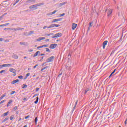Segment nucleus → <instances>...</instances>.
<instances>
[{"label": "nucleus", "mask_w": 127, "mask_h": 127, "mask_svg": "<svg viewBox=\"0 0 127 127\" xmlns=\"http://www.w3.org/2000/svg\"><path fill=\"white\" fill-rule=\"evenodd\" d=\"M55 59V57H54V56H52L47 60V62H48V63H49V62H52Z\"/></svg>", "instance_id": "nucleus-1"}, {"label": "nucleus", "mask_w": 127, "mask_h": 127, "mask_svg": "<svg viewBox=\"0 0 127 127\" xmlns=\"http://www.w3.org/2000/svg\"><path fill=\"white\" fill-rule=\"evenodd\" d=\"M10 72H11L12 73H13V76H15L16 75V70L12 68H10L9 69Z\"/></svg>", "instance_id": "nucleus-2"}, {"label": "nucleus", "mask_w": 127, "mask_h": 127, "mask_svg": "<svg viewBox=\"0 0 127 127\" xmlns=\"http://www.w3.org/2000/svg\"><path fill=\"white\" fill-rule=\"evenodd\" d=\"M113 9H109L108 10V13H107V14H108V17H111V15L112 14V13H113Z\"/></svg>", "instance_id": "nucleus-3"}, {"label": "nucleus", "mask_w": 127, "mask_h": 127, "mask_svg": "<svg viewBox=\"0 0 127 127\" xmlns=\"http://www.w3.org/2000/svg\"><path fill=\"white\" fill-rule=\"evenodd\" d=\"M61 36H62V33H58L56 34L54 36L52 37V38L61 37Z\"/></svg>", "instance_id": "nucleus-4"}, {"label": "nucleus", "mask_w": 127, "mask_h": 127, "mask_svg": "<svg viewBox=\"0 0 127 127\" xmlns=\"http://www.w3.org/2000/svg\"><path fill=\"white\" fill-rule=\"evenodd\" d=\"M56 47H57V44H52L50 46V48H51V49H55V48H56Z\"/></svg>", "instance_id": "nucleus-5"}, {"label": "nucleus", "mask_w": 127, "mask_h": 127, "mask_svg": "<svg viewBox=\"0 0 127 127\" xmlns=\"http://www.w3.org/2000/svg\"><path fill=\"white\" fill-rule=\"evenodd\" d=\"M77 25H78L75 23H72V30H75V29H76V28L77 27Z\"/></svg>", "instance_id": "nucleus-6"}, {"label": "nucleus", "mask_w": 127, "mask_h": 127, "mask_svg": "<svg viewBox=\"0 0 127 127\" xmlns=\"http://www.w3.org/2000/svg\"><path fill=\"white\" fill-rule=\"evenodd\" d=\"M107 44H108V41H104L103 43V49H105V47H106V45H107Z\"/></svg>", "instance_id": "nucleus-7"}, {"label": "nucleus", "mask_w": 127, "mask_h": 127, "mask_svg": "<svg viewBox=\"0 0 127 127\" xmlns=\"http://www.w3.org/2000/svg\"><path fill=\"white\" fill-rule=\"evenodd\" d=\"M29 8H30V9H31L32 8H36V9H37V8L36 7V4L33 5H31V6H29Z\"/></svg>", "instance_id": "nucleus-8"}, {"label": "nucleus", "mask_w": 127, "mask_h": 127, "mask_svg": "<svg viewBox=\"0 0 127 127\" xmlns=\"http://www.w3.org/2000/svg\"><path fill=\"white\" fill-rule=\"evenodd\" d=\"M18 82H19V79H16V80H13V81H12L11 84H15L16 83H17Z\"/></svg>", "instance_id": "nucleus-9"}, {"label": "nucleus", "mask_w": 127, "mask_h": 127, "mask_svg": "<svg viewBox=\"0 0 127 127\" xmlns=\"http://www.w3.org/2000/svg\"><path fill=\"white\" fill-rule=\"evenodd\" d=\"M38 54H40V51H37L33 56V57H36L38 55Z\"/></svg>", "instance_id": "nucleus-10"}, {"label": "nucleus", "mask_w": 127, "mask_h": 127, "mask_svg": "<svg viewBox=\"0 0 127 127\" xmlns=\"http://www.w3.org/2000/svg\"><path fill=\"white\" fill-rule=\"evenodd\" d=\"M61 20V19H55L53 20L52 22H56L57 21H60Z\"/></svg>", "instance_id": "nucleus-11"}, {"label": "nucleus", "mask_w": 127, "mask_h": 127, "mask_svg": "<svg viewBox=\"0 0 127 127\" xmlns=\"http://www.w3.org/2000/svg\"><path fill=\"white\" fill-rule=\"evenodd\" d=\"M3 66L4 67H9V66H11V64H3Z\"/></svg>", "instance_id": "nucleus-12"}, {"label": "nucleus", "mask_w": 127, "mask_h": 127, "mask_svg": "<svg viewBox=\"0 0 127 127\" xmlns=\"http://www.w3.org/2000/svg\"><path fill=\"white\" fill-rule=\"evenodd\" d=\"M43 4H44V3H38L36 4V6L37 7V6H40L41 5H43Z\"/></svg>", "instance_id": "nucleus-13"}, {"label": "nucleus", "mask_w": 127, "mask_h": 127, "mask_svg": "<svg viewBox=\"0 0 127 127\" xmlns=\"http://www.w3.org/2000/svg\"><path fill=\"white\" fill-rule=\"evenodd\" d=\"M12 103V100H10L7 104V107H9V105Z\"/></svg>", "instance_id": "nucleus-14"}, {"label": "nucleus", "mask_w": 127, "mask_h": 127, "mask_svg": "<svg viewBox=\"0 0 127 127\" xmlns=\"http://www.w3.org/2000/svg\"><path fill=\"white\" fill-rule=\"evenodd\" d=\"M52 27H55V24H52L50 25L48 28H52Z\"/></svg>", "instance_id": "nucleus-15"}, {"label": "nucleus", "mask_w": 127, "mask_h": 127, "mask_svg": "<svg viewBox=\"0 0 127 127\" xmlns=\"http://www.w3.org/2000/svg\"><path fill=\"white\" fill-rule=\"evenodd\" d=\"M22 29H23V28L18 27V28H17L16 29H14V30H15V31H16V30H21Z\"/></svg>", "instance_id": "nucleus-16"}, {"label": "nucleus", "mask_w": 127, "mask_h": 127, "mask_svg": "<svg viewBox=\"0 0 127 127\" xmlns=\"http://www.w3.org/2000/svg\"><path fill=\"white\" fill-rule=\"evenodd\" d=\"M5 72H6V70H5V69L2 70L0 71V74H1L2 73H5Z\"/></svg>", "instance_id": "nucleus-17"}, {"label": "nucleus", "mask_w": 127, "mask_h": 127, "mask_svg": "<svg viewBox=\"0 0 127 127\" xmlns=\"http://www.w3.org/2000/svg\"><path fill=\"white\" fill-rule=\"evenodd\" d=\"M35 2V0H27V2Z\"/></svg>", "instance_id": "nucleus-18"}, {"label": "nucleus", "mask_w": 127, "mask_h": 127, "mask_svg": "<svg viewBox=\"0 0 127 127\" xmlns=\"http://www.w3.org/2000/svg\"><path fill=\"white\" fill-rule=\"evenodd\" d=\"M9 113V112H8V111H7V112H6V113H4L3 114V117L6 116L7 115H8Z\"/></svg>", "instance_id": "nucleus-19"}, {"label": "nucleus", "mask_w": 127, "mask_h": 127, "mask_svg": "<svg viewBox=\"0 0 127 127\" xmlns=\"http://www.w3.org/2000/svg\"><path fill=\"white\" fill-rule=\"evenodd\" d=\"M38 100H39V98L38 97H36V100L34 102L35 104H37V103H38Z\"/></svg>", "instance_id": "nucleus-20"}, {"label": "nucleus", "mask_w": 127, "mask_h": 127, "mask_svg": "<svg viewBox=\"0 0 127 127\" xmlns=\"http://www.w3.org/2000/svg\"><path fill=\"white\" fill-rule=\"evenodd\" d=\"M8 120V118H5L3 120H2V123H4L5 122H6Z\"/></svg>", "instance_id": "nucleus-21"}, {"label": "nucleus", "mask_w": 127, "mask_h": 127, "mask_svg": "<svg viewBox=\"0 0 127 127\" xmlns=\"http://www.w3.org/2000/svg\"><path fill=\"white\" fill-rule=\"evenodd\" d=\"M65 3H66V2H63V3H61L59 4V6H62V5H64V4H65Z\"/></svg>", "instance_id": "nucleus-22"}, {"label": "nucleus", "mask_w": 127, "mask_h": 127, "mask_svg": "<svg viewBox=\"0 0 127 127\" xmlns=\"http://www.w3.org/2000/svg\"><path fill=\"white\" fill-rule=\"evenodd\" d=\"M22 88V89H24V88H27V85L23 84Z\"/></svg>", "instance_id": "nucleus-23"}, {"label": "nucleus", "mask_w": 127, "mask_h": 127, "mask_svg": "<svg viewBox=\"0 0 127 127\" xmlns=\"http://www.w3.org/2000/svg\"><path fill=\"white\" fill-rule=\"evenodd\" d=\"M14 118V115H12L10 117V121H12V120H13V118Z\"/></svg>", "instance_id": "nucleus-24"}, {"label": "nucleus", "mask_w": 127, "mask_h": 127, "mask_svg": "<svg viewBox=\"0 0 127 127\" xmlns=\"http://www.w3.org/2000/svg\"><path fill=\"white\" fill-rule=\"evenodd\" d=\"M19 1V0H16L15 1V2L13 4V5L14 6V5H16V3H17V2H18Z\"/></svg>", "instance_id": "nucleus-25"}, {"label": "nucleus", "mask_w": 127, "mask_h": 127, "mask_svg": "<svg viewBox=\"0 0 127 127\" xmlns=\"http://www.w3.org/2000/svg\"><path fill=\"white\" fill-rule=\"evenodd\" d=\"M9 24V23H7L6 24H2V26H6Z\"/></svg>", "instance_id": "nucleus-26"}, {"label": "nucleus", "mask_w": 127, "mask_h": 127, "mask_svg": "<svg viewBox=\"0 0 127 127\" xmlns=\"http://www.w3.org/2000/svg\"><path fill=\"white\" fill-rule=\"evenodd\" d=\"M35 125H37V118L36 117L35 119Z\"/></svg>", "instance_id": "nucleus-27"}, {"label": "nucleus", "mask_w": 127, "mask_h": 127, "mask_svg": "<svg viewBox=\"0 0 127 127\" xmlns=\"http://www.w3.org/2000/svg\"><path fill=\"white\" fill-rule=\"evenodd\" d=\"M41 40H42V39L41 37H39L37 39V41H41Z\"/></svg>", "instance_id": "nucleus-28"}, {"label": "nucleus", "mask_w": 127, "mask_h": 127, "mask_svg": "<svg viewBox=\"0 0 127 127\" xmlns=\"http://www.w3.org/2000/svg\"><path fill=\"white\" fill-rule=\"evenodd\" d=\"M77 104H78V100L76 101V102H75L74 107H73V109H75L76 108V106H77Z\"/></svg>", "instance_id": "nucleus-29"}, {"label": "nucleus", "mask_w": 127, "mask_h": 127, "mask_svg": "<svg viewBox=\"0 0 127 127\" xmlns=\"http://www.w3.org/2000/svg\"><path fill=\"white\" fill-rule=\"evenodd\" d=\"M45 35H47V36H50V35H53V33L47 34H45Z\"/></svg>", "instance_id": "nucleus-30"}, {"label": "nucleus", "mask_w": 127, "mask_h": 127, "mask_svg": "<svg viewBox=\"0 0 127 127\" xmlns=\"http://www.w3.org/2000/svg\"><path fill=\"white\" fill-rule=\"evenodd\" d=\"M46 51L47 52H50V50H49V49H48V48H46Z\"/></svg>", "instance_id": "nucleus-31"}, {"label": "nucleus", "mask_w": 127, "mask_h": 127, "mask_svg": "<svg viewBox=\"0 0 127 127\" xmlns=\"http://www.w3.org/2000/svg\"><path fill=\"white\" fill-rule=\"evenodd\" d=\"M15 91H12L10 93V95H13V94H15Z\"/></svg>", "instance_id": "nucleus-32"}, {"label": "nucleus", "mask_w": 127, "mask_h": 127, "mask_svg": "<svg viewBox=\"0 0 127 127\" xmlns=\"http://www.w3.org/2000/svg\"><path fill=\"white\" fill-rule=\"evenodd\" d=\"M57 10H54L53 12H52V13H51V14L52 15V14H54L55 13L57 12Z\"/></svg>", "instance_id": "nucleus-33"}, {"label": "nucleus", "mask_w": 127, "mask_h": 127, "mask_svg": "<svg viewBox=\"0 0 127 127\" xmlns=\"http://www.w3.org/2000/svg\"><path fill=\"white\" fill-rule=\"evenodd\" d=\"M34 32V31H30V32H29V35L32 34Z\"/></svg>", "instance_id": "nucleus-34"}, {"label": "nucleus", "mask_w": 127, "mask_h": 127, "mask_svg": "<svg viewBox=\"0 0 127 127\" xmlns=\"http://www.w3.org/2000/svg\"><path fill=\"white\" fill-rule=\"evenodd\" d=\"M5 102V100H2L1 102H0V105H1V104H3V103H4Z\"/></svg>", "instance_id": "nucleus-35"}, {"label": "nucleus", "mask_w": 127, "mask_h": 127, "mask_svg": "<svg viewBox=\"0 0 127 127\" xmlns=\"http://www.w3.org/2000/svg\"><path fill=\"white\" fill-rule=\"evenodd\" d=\"M13 111H16V110H17V106H15L13 109Z\"/></svg>", "instance_id": "nucleus-36"}, {"label": "nucleus", "mask_w": 127, "mask_h": 127, "mask_svg": "<svg viewBox=\"0 0 127 127\" xmlns=\"http://www.w3.org/2000/svg\"><path fill=\"white\" fill-rule=\"evenodd\" d=\"M43 48V45L37 47V49H39V48Z\"/></svg>", "instance_id": "nucleus-37"}, {"label": "nucleus", "mask_w": 127, "mask_h": 127, "mask_svg": "<svg viewBox=\"0 0 127 127\" xmlns=\"http://www.w3.org/2000/svg\"><path fill=\"white\" fill-rule=\"evenodd\" d=\"M20 45H25V43L20 42Z\"/></svg>", "instance_id": "nucleus-38"}, {"label": "nucleus", "mask_w": 127, "mask_h": 127, "mask_svg": "<svg viewBox=\"0 0 127 127\" xmlns=\"http://www.w3.org/2000/svg\"><path fill=\"white\" fill-rule=\"evenodd\" d=\"M92 24H93V22L89 23V27H92Z\"/></svg>", "instance_id": "nucleus-39"}, {"label": "nucleus", "mask_w": 127, "mask_h": 127, "mask_svg": "<svg viewBox=\"0 0 127 127\" xmlns=\"http://www.w3.org/2000/svg\"><path fill=\"white\" fill-rule=\"evenodd\" d=\"M59 26H60V25L55 24V27H59Z\"/></svg>", "instance_id": "nucleus-40"}, {"label": "nucleus", "mask_w": 127, "mask_h": 127, "mask_svg": "<svg viewBox=\"0 0 127 127\" xmlns=\"http://www.w3.org/2000/svg\"><path fill=\"white\" fill-rule=\"evenodd\" d=\"M19 79H22L23 77L22 75H20L18 76Z\"/></svg>", "instance_id": "nucleus-41"}, {"label": "nucleus", "mask_w": 127, "mask_h": 127, "mask_svg": "<svg viewBox=\"0 0 127 127\" xmlns=\"http://www.w3.org/2000/svg\"><path fill=\"white\" fill-rule=\"evenodd\" d=\"M3 64H0V69H1V68H3Z\"/></svg>", "instance_id": "nucleus-42"}, {"label": "nucleus", "mask_w": 127, "mask_h": 127, "mask_svg": "<svg viewBox=\"0 0 127 127\" xmlns=\"http://www.w3.org/2000/svg\"><path fill=\"white\" fill-rule=\"evenodd\" d=\"M39 90V88L37 87V88H36V92H38Z\"/></svg>", "instance_id": "nucleus-43"}, {"label": "nucleus", "mask_w": 127, "mask_h": 127, "mask_svg": "<svg viewBox=\"0 0 127 127\" xmlns=\"http://www.w3.org/2000/svg\"><path fill=\"white\" fill-rule=\"evenodd\" d=\"M14 58L15 59H17L18 58V56H16V55H14Z\"/></svg>", "instance_id": "nucleus-44"}, {"label": "nucleus", "mask_w": 127, "mask_h": 127, "mask_svg": "<svg viewBox=\"0 0 127 127\" xmlns=\"http://www.w3.org/2000/svg\"><path fill=\"white\" fill-rule=\"evenodd\" d=\"M29 75H30V73H27L26 75V77H28V76H29Z\"/></svg>", "instance_id": "nucleus-45"}, {"label": "nucleus", "mask_w": 127, "mask_h": 127, "mask_svg": "<svg viewBox=\"0 0 127 127\" xmlns=\"http://www.w3.org/2000/svg\"><path fill=\"white\" fill-rule=\"evenodd\" d=\"M3 97L2 96V95L0 97V101H1V100H2V99H3Z\"/></svg>", "instance_id": "nucleus-46"}, {"label": "nucleus", "mask_w": 127, "mask_h": 127, "mask_svg": "<svg viewBox=\"0 0 127 127\" xmlns=\"http://www.w3.org/2000/svg\"><path fill=\"white\" fill-rule=\"evenodd\" d=\"M36 96H38V94H35L33 96V98H35V97H36Z\"/></svg>", "instance_id": "nucleus-47"}, {"label": "nucleus", "mask_w": 127, "mask_h": 127, "mask_svg": "<svg viewBox=\"0 0 127 127\" xmlns=\"http://www.w3.org/2000/svg\"><path fill=\"white\" fill-rule=\"evenodd\" d=\"M29 117H30L29 115H28L27 116L25 117V119H28V118H29Z\"/></svg>", "instance_id": "nucleus-48"}, {"label": "nucleus", "mask_w": 127, "mask_h": 127, "mask_svg": "<svg viewBox=\"0 0 127 127\" xmlns=\"http://www.w3.org/2000/svg\"><path fill=\"white\" fill-rule=\"evenodd\" d=\"M61 16H64L65 15V13H63L60 14Z\"/></svg>", "instance_id": "nucleus-49"}, {"label": "nucleus", "mask_w": 127, "mask_h": 127, "mask_svg": "<svg viewBox=\"0 0 127 127\" xmlns=\"http://www.w3.org/2000/svg\"><path fill=\"white\" fill-rule=\"evenodd\" d=\"M37 66H38V64H36V65L34 66V67H33L34 69H35V68H36V67H37Z\"/></svg>", "instance_id": "nucleus-50"}, {"label": "nucleus", "mask_w": 127, "mask_h": 127, "mask_svg": "<svg viewBox=\"0 0 127 127\" xmlns=\"http://www.w3.org/2000/svg\"><path fill=\"white\" fill-rule=\"evenodd\" d=\"M2 96L4 98V97H5V96H6V93H4Z\"/></svg>", "instance_id": "nucleus-51"}, {"label": "nucleus", "mask_w": 127, "mask_h": 127, "mask_svg": "<svg viewBox=\"0 0 127 127\" xmlns=\"http://www.w3.org/2000/svg\"><path fill=\"white\" fill-rule=\"evenodd\" d=\"M115 72H112L111 74H110V75L109 76V78H111V77L112 76V75H113V74H114Z\"/></svg>", "instance_id": "nucleus-52"}, {"label": "nucleus", "mask_w": 127, "mask_h": 127, "mask_svg": "<svg viewBox=\"0 0 127 127\" xmlns=\"http://www.w3.org/2000/svg\"><path fill=\"white\" fill-rule=\"evenodd\" d=\"M45 41L46 42H48V41H49V40L48 39H46Z\"/></svg>", "instance_id": "nucleus-53"}, {"label": "nucleus", "mask_w": 127, "mask_h": 127, "mask_svg": "<svg viewBox=\"0 0 127 127\" xmlns=\"http://www.w3.org/2000/svg\"><path fill=\"white\" fill-rule=\"evenodd\" d=\"M47 46L46 45H43V47H47Z\"/></svg>", "instance_id": "nucleus-54"}, {"label": "nucleus", "mask_w": 127, "mask_h": 127, "mask_svg": "<svg viewBox=\"0 0 127 127\" xmlns=\"http://www.w3.org/2000/svg\"><path fill=\"white\" fill-rule=\"evenodd\" d=\"M41 38H42V40L45 39V37H41Z\"/></svg>", "instance_id": "nucleus-55"}, {"label": "nucleus", "mask_w": 127, "mask_h": 127, "mask_svg": "<svg viewBox=\"0 0 127 127\" xmlns=\"http://www.w3.org/2000/svg\"><path fill=\"white\" fill-rule=\"evenodd\" d=\"M47 28V26H44V27H43V29H45L46 28Z\"/></svg>", "instance_id": "nucleus-56"}, {"label": "nucleus", "mask_w": 127, "mask_h": 127, "mask_svg": "<svg viewBox=\"0 0 127 127\" xmlns=\"http://www.w3.org/2000/svg\"><path fill=\"white\" fill-rule=\"evenodd\" d=\"M40 55H41V56H43L45 55V54H41Z\"/></svg>", "instance_id": "nucleus-57"}, {"label": "nucleus", "mask_w": 127, "mask_h": 127, "mask_svg": "<svg viewBox=\"0 0 127 127\" xmlns=\"http://www.w3.org/2000/svg\"><path fill=\"white\" fill-rule=\"evenodd\" d=\"M46 68H47V66H46V67L43 68V69L44 70H45V69H46Z\"/></svg>", "instance_id": "nucleus-58"}, {"label": "nucleus", "mask_w": 127, "mask_h": 127, "mask_svg": "<svg viewBox=\"0 0 127 127\" xmlns=\"http://www.w3.org/2000/svg\"><path fill=\"white\" fill-rule=\"evenodd\" d=\"M23 100V101H26V98H24Z\"/></svg>", "instance_id": "nucleus-59"}, {"label": "nucleus", "mask_w": 127, "mask_h": 127, "mask_svg": "<svg viewBox=\"0 0 127 127\" xmlns=\"http://www.w3.org/2000/svg\"><path fill=\"white\" fill-rule=\"evenodd\" d=\"M0 41H2V38H0Z\"/></svg>", "instance_id": "nucleus-60"}, {"label": "nucleus", "mask_w": 127, "mask_h": 127, "mask_svg": "<svg viewBox=\"0 0 127 127\" xmlns=\"http://www.w3.org/2000/svg\"><path fill=\"white\" fill-rule=\"evenodd\" d=\"M1 18H2V16H0V21L1 20Z\"/></svg>", "instance_id": "nucleus-61"}, {"label": "nucleus", "mask_w": 127, "mask_h": 127, "mask_svg": "<svg viewBox=\"0 0 127 127\" xmlns=\"http://www.w3.org/2000/svg\"><path fill=\"white\" fill-rule=\"evenodd\" d=\"M125 125H127V120H126V121L125 122Z\"/></svg>", "instance_id": "nucleus-62"}, {"label": "nucleus", "mask_w": 127, "mask_h": 127, "mask_svg": "<svg viewBox=\"0 0 127 127\" xmlns=\"http://www.w3.org/2000/svg\"><path fill=\"white\" fill-rule=\"evenodd\" d=\"M43 70H44V69L43 68H42V69H41V71H43Z\"/></svg>", "instance_id": "nucleus-63"}, {"label": "nucleus", "mask_w": 127, "mask_h": 127, "mask_svg": "<svg viewBox=\"0 0 127 127\" xmlns=\"http://www.w3.org/2000/svg\"><path fill=\"white\" fill-rule=\"evenodd\" d=\"M23 127H27V126L25 125Z\"/></svg>", "instance_id": "nucleus-64"}]
</instances>
